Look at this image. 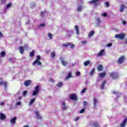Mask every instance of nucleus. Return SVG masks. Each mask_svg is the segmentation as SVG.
Listing matches in <instances>:
<instances>
[{
    "label": "nucleus",
    "mask_w": 127,
    "mask_h": 127,
    "mask_svg": "<svg viewBox=\"0 0 127 127\" xmlns=\"http://www.w3.org/2000/svg\"><path fill=\"white\" fill-rule=\"evenodd\" d=\"M101 0H91L89 1V3L90 4H93L95 7H97L98 5L101 3Z\"/></svg>",
    "instance_id": "f257e3e1"
},
{
    "label": "nucleus",
    "mask_w": 127,
    "mask_h": 127,
    "mask_svg": "<svg viewBox=\"0 0 127 127\" xmlns=\"http://www.w3.org/2000/svg\"><path fill=\"white\" fill-rule=\"evenodd\" d=\"M110 77L112 79H118L119 78V74L118 73L113 71V72H110Z\"/></svg>",
    "instance_id": "f03ea898"
},
{
    "label": "nucleus",
    "mask_w": 127,
    "mask_h": 127,
    "mask_svg": "<svg viewBox=\"0 0 127 127\" xmlns=\"http://www.w3.org/2000/svg\"><path fill=\"white\" fill-rule=\"evenodd\" d=\"M125 36H126V34L123 33L121 34H116L115 35V37L116 38H119V39H121V40H123V39H124Z\"/></svg>",
    "instance_id": "7ed1b4c3"
},
{
    "label": "nucleus",
    "mask_w": 127,
    "mask_h": 127,
    "mask_svg": "<svg viewBox=\"0 0 127 127\" xmlns=\"http://www.w3.org/2000/svg\"><path fill=\"white\" fill-rule=\"evenodd\" d=\"M39 85H37L35 87V90H33L32 95L33 96H36V95L38 94V93H39Z\"/></svg>",
    "instance_id": "20e7f679"
},
{
    "label": "nucleus",
    "mask_w": 127,
    "mask_h": 127,
    "mask_svg": "<svg viewBox=\"0 0 127 127\" xmlns=\"http://www.w3.org/2000/svg\"><path fill=\"white\" fill-rule=\"evenodd\" d=\"M98 105H99V101H98V99L96 98L93 99V109L94 110H96V108L98 106Z\"/></svg>",
    "instance_id": "39448f33"
},
{
    "label": "nucleus",
    "mask_w": 127,
    "mask_h": 127,
    "mask_svg": "<svg viewBox=\"0 0 127 127\" xmlns=\"http://www.w3.org/2000/svg\"><path fill=\"white\" fill-rule=\"evenodd\" d=\"M7 85H8L7 82L5 81H1L0 82V85L3 86L4 90H6V89H7Z\"/></svg>",
    "instance_id": "423d86ee"
},
{
    "label": "nucleus",
    "mask_w": 127,
    "mask_h": 127,
    "mask_svg": "<svg viewBox=\"0 0 127 127\" xmlns=\"http://www.w3.org/2000/svg\"><path fill=\"white\" fill-rule=\"evenodd\" d=\"M106 52H105V50L103 49L101 50L98 54L97 56L98 57H102V56H104L105 55Z\"/></svg>",
    "instance_id": "0eeeda50"
},
{
    "label": "nucleus",
    "mask_w": 127,
    "mask_h": 127,
    "mask_svg": "<svg viewBox=\"0 0 127 127\" xmlns=\"http://www.w3.org/2000/svg\"><path fill=\"white\" fill-rule=\"evenodd\" d=\"M69 98L71 99L72 100V101H77L78 98L76 96V94H73L71 95H70L69 96Z\"/></svg>",
    "instance_id": "6e6552de"
},
{
    "label": "nucleus",
    "mask_w": 127,
    "mask_h": 127,
    "mask_svg": "<svg viewBox=\"0 0 127 127\" xmlns=\"http://www.w3.org/2000/svg\"><path fill=\"white\" fill-rule=\"evenodd\" d=\"M124 60H125V57L124 56H122L119 58L117 61V63H118V64H122L123 62H124Z\"/></svg>",
    "instance_id": "1a4fd4ad"
},
{
    "label": "nucleus",
    "mask_w": 127,
    "mask_h": 127,
    "mask_svg": "<svg viewBox=\"0 0 127 127\" xmlns=\"http://www.w3.org/2000/svg\"><path fill=\"white\" fill-rule=\"evenodd\" d=\"M127 122V118L125 117L120 125V127H125Z\"/></svg>",
    "instance_id": "9d476101"
},
{
    "label": "nucleus",
    "mask_w": 127,
    "mask_h": 127,
    "mask_svg": "<svg viewBox=\"0 0 127 127\" xmlns=\"http://www.w3.org/2000/svg\"><path fill=\"white\" fill-rule=\"evenodd\" d=\"M66 36L68 37V38H70V37H71V36H72V35H73V31L71 30H69V31H67L66 32Z\"/></svg>",
    "instance_id": "9b49d317"
},
{
    "label": "nucleus",
    "mask_w": 127,
    "mask_h": 127,
    "mask_svg": "<svg viewBox=\"0 0 127 127\" xmlns=\"http://www.w3.org/2000/svg\"><path fill=\"white\" fill-rule=\"evenodd\" d=\"M68 106H66V103L65 102H63L62 103V108L63 111H65V110H67Z\"/></svg>",
    "instance_id": "f8f14e48"
},
{
    "label": "nucleus",
    "mask_w": 127,
    "mask_h": 127,
    "mask_svg": "<svg viewBox=\"0 0 127 127\" xmlns=\"http://www.w3.org/2000/svg\"><path fill=\"white\" fill-rule=\"evenodd\" d=\"M41 66L42 65V64L41 63V62H40V61H37L36 63H34V62L32 64L33 66Z\"/></svg>",
    "instance_id": "ddd939ff"
},
{
    "label": "nucleus",
    "mask_w": 127,
    "mask_h": 127,
    "mask_svg": "<svg viewBox=\"0 0 127 127\" xmlns=\"http://www.w3.org/2000/svg\"><path fill=\"white\" fill-rule=\"evenodd\" d=\"M60 60H61V63L63 65V66H66L68 64V62H64V60H63V58L61 57Z\"/></svg>",
    "instance_id": "4468645a"
},
{
    "label": "nucleus",
    "mask_w": 127,
    "mask_h": 127,
    "mask_svg": "<svg viewBox=\"0 0 127 127\" xmlns=\"http://www.w3.org/2000/svg\"><path fill=\"white\" fill-rule=\"evenodd\" d=\"M17 119V118L16 117H13L11 120H10V123L12 125H14V124H15V123L16 122V120Z\"/></svg>",
    "instance_id": "2eb2a0df"
},
{
    "label": "nucleus",
    "mask_w": 127,
    "mask_h": 127,
    "mask_svg": "<svg viewBox=\"0 0 127 127\" xmlns=\"http://www.w3.org/2000/svg\"><path fill=\"white\" fill-rule=\"evenodd\" d=\"M107 84V81L104 80L102 82L101 85H100V88L102 90L104 89V88H105V85Z\"/></svg>",
    "instance_id": "dca6fc26"
},
{
    "label": "nucleus",
    "mask_w": 127,
    "mask_h": 127,
    "mask_svg": "<svg viewBox=\"0 0 127 127\" xmlns=\"http://www.w3.org/2000/svg\"><path fill=\"white\" fill-rule=\"evenodd\" d=\"M35 114L36 115L37 119H38V120H41V119H42V117H41L38 112H35Z\"/></svg>",
    "instance_id": "f3484780"
},
{
    "label": "nucleus",
    "mask_w": 127,
    "mask_h": 127,
    "mask_svg": "<svg viewBox=\"0 0 127 127\" xmlns=\"http://www.w3.org/2000/svg\"><path fill=\"white\" fill-rule=\"evenodd\" d=\"M96 26H100L101 23V19L100 18H97L96 19Z\"/></svg>",
    "instance_id": "a211bd4d"
},
{
    "label": "nucleus",
    "mask_w": 127,
    "mask_h": 127,
    "mask_svg": "<svg viewBox=\"0 0 127 127\" xmlns=\"http://www.w3.org/2000/svg\"><path fill=\"white\" fill-rule=\"evenodd\" d=\"M19 48L20 53L22 54L23 52H24V48H23V47L21 46H19Z\"/></svg>",
    "instance_id": "6ab92c4d"
},
{
    "label": "nucleus",
    "mask_w": 127,
    "mask_h": 127,
    "mask_svg": "<svg viewBox=\"0 0 127 127\" xmlns=\"http://www.w3.org/2000/svg\"><path fill=\"white\" fill-rule=\"evenodd\" d=\"M106 76V72H101L99 74V77L100 78H104Z\"/></svg>",
    "instance_id": "aec40b11"
},
{
    "label": "nucleus",
    "mask_w": 127,
    "mask_h": 127,
    "mask_svg": "<svg viewBox=\"0 0 127 127\" xmlns=\"http://www.w3.org/2000/svg\"><path fill=\"white\" fill-rule=\"evenodd\" d=\"M5 115H4V114H3L2 113H0V120H1L2 121L3 120H5Z\"/></svg>",
    "instance_id": "412c9836"
},
{
    "label": "nucleus",
    "mask_w": 127,
    "mask_h": 127,
    "mask_svg": "<svg viewBox=\"0 0 127 127\" xmlns=\"http://www.w3.org/2000/svg\"><path fill=\"white\" fill-rule=\"evenodd\" d=\"M113 94H114L115 95H117V98H116V100L118 99V98H120L121 97V94L119 93V92L114 91L112 92Z\"/></svg>",
    "instance_id": "4be33fe9"
},
{
    "label": "nucleus",
    "mask_w": 127,
    "mask_h": 127,
    "mask_svg": "<svg viewBox=\"0 0 127 127\" xmlns=\"http://www.w3.org/2000/svg\"><path fill=\"white\" fill-rule=\"evenodd\" d=\"M75 30L76 31V33L77 35H79V27L78 25H75L74 26Z\"/></svg>",
    "instance_id": "5701e85b"
},
{
    "label": "nucleus",
    "mask_w": 127,
    "mask_h": 127,
    "mask_svg": "<svg viewBox=\"0 0 127 127\" xmlns=\"http://www.w3.org/2000/svg\"><path fill=\"white\" fill-rule=\"evenodd\" d=\"M30 83H31V81L28 80L24 82V85L26 86V87H27V86H29V85L30 84Z\"/></svg>",
    "instance_id": "b1692460"
},
{
    "label": "nucleus",
    "mask_w": 127,
    "mask_h": 127,
    "mask_svg": "<svg viewBox=\"0 0 127 127\" xmlns=\"http://www.w3.org/2000/svg\"><path fill=\"white\" fill-rule=\"evenodd\" d=\"M72 77V73L71 72H69L67 75L65 77V79L68 80L69 78H71Z\"/></svg>",
    "instance_id": "393cba45"
},
{
    "label": "nucleus",
    "mask_w": 127,
    "mask_h": 127,
    "mask_svg": "<svg viewBox=\"0 0 127 127\" xmlns=\"http://www.w3.org/2000/svg\"><path fill=\"white\" fill-rule=\"evenodd\" d=\"M103 66L101 64H99L98 66H97V70L98 71H102L103 70Z\"/></svg>",
    "instance_id": "a878e982"
},
{
    "label": "nucleus",
    "mask_w": 127,
    "mask_h": 127,
    "mask_svg": "<svg viewBox=\"0 0 127 127\" xmlns=\"http://www.w3.org/2000/svg\"><path fill=\"white\" fill-rule=\"evenodd\" d=\"M125 7H126V6L124 4H122L121 6H120V12H123L124 11V10L125 9Z\"/></svg>",
    "instance_id": "bb28decb"
},
{
    "label": "nucleus",
    "mask_w": 127,
    "mask_h": 127,
    "mask_svg": "<svg viewBox=\"0 0 127 127\" xmlns=\"http://www.w3.org/2000/svg\"><path fill=\"white\" fill-rule=\"evenodd\" d=\"M51 56L52 58H55L56 57V53L55 51H53L51 53Z\"/></svg>",
    "instance_id": "cd10ccee"
},
{
    "label": "nucleus",
    "mask_w": 127,
    "mask_h": 127,
    "mask_svg": "<svg viewBox=\"0 0 127 127\" xmlns=\"http://www.w3.org/2000/svg\"><path fill=\"white\" fill-rule=\"evenodd\" d=\"M71 45V43H65L63 44V47H68V46H70Z\"/></svg>",
    "instance_id": "c85d7f7f"
},
{
    "label": "nucleus",
    "mask_w": 127,
    "mask_h": 127,
    "mask_svg": "<svg viewBox=\"0 0 127 127\" xmlns=\"http://www.w3.org/2000/svg\"><path fill=\"white\" fill-rule=\"evenodd\" d=\"M8 60L11 62V63H14L16 59L15 58H9L8 59Z\"/></svg>",
    "instance_id": "c756f323"
},
{
    "label": "nucleus",
    "mask_w": 127,
    "mask_h": 127,
    "mask_svg": "<svg viewBox=\"0 0 127 127\" xmlns=\"http://www.w3.org/2000/svg\"><path fill=\"white\" fill-rule=\"evenodd\" d=\"M41 59V57L40 56H36V60L34 61V63L37 62V61H39Z\"/></svg>",
    "instance_id": "7c9ffc66"
},
{
    "label": "nucleus",
    "mask_w": 127,
    "mask_h": 127,
    "mask_svg": "<svg viewBox=\"0 0 127 127\" xmlns=\"http://www.w3.org/2000/svg\"><path fill=\"white\" fill-rule=\"evenodd\" d=\"M95 34V31H91L89 33V37H91V36H93V35H94V34Z\"/></svg>",
    "instance_id": "2f4dec72"
},
{
    "label": "nucleus",
    "mask_w": 127,
    "mask_h": 127,
    "mask_svg": "<svg viewBox=\"0 0 127 127\" xmlns=\"http://www.w3.org/2000/svg\"><path fill=\"white\" fill-rule=\"evenodd\" d=\"M34 55H35L34 51L33 50L32 52L30 53V57H31L32 58L34 57Z\"/></svg>",
    "instance_id": "473e14b6"
},
{
    "label": "nucleus",
    "mask_w": 127,
    "mask_h": 127,
    "mask_svg": "<svg viewBox=\"0 0 127 127\" xmlns=\"http://www.w3.org/2000/svg\"><path fill=\"white\" fill-rule=\"evenodd\" d=\"M35 102V98H33L30 101L29 106H31Z\"/></svg>",
    "instance_id": "72a5a7b5"
},
{
    "label": "nucleus",
    "mask_w": 127,
    "mask_h": 127,
    "mask_svg": "<svg viewBox=\"0 0 127 127\" xmlns=\"http://www.w3.org/2000/svg\"><path fill=\"white\" fill-rule=\"evenodd\" d=\"M5 56V52L2 51L0 55V57H4Z\"/></svg>",
    "instance_id": "f704fd0d"
},
{
    "label": "nucleus",
    "mask_w": 127,
    "mask_h": 127,
    "mask_svg": "<svg viewBox=\"0 0 127 127\" xmlns=\"http://www.w3.org/2000/svg\"><path fill=\"white\" fill-rule=\"evenodd\" d=\"M84 65L86 66H88V65H89V64H90V61H86L84 63Z\"/></svg>",
    "instance_id": "c9c22d12"
},
{
    "label": "nucleus",
    "mask_w": 127,
    "mask_h": 127,
    "mask_svg": "<svg viewBox=\"0 0 127 127\" xmlns=\"http://www.w3.org/2000/svg\"><path fill=\"white\" fill-rule=\"evenodd\" d=\"M95 68H93L91 71H90V72L89 73V75L90 76H93V74H94V72H95Z\"/></svg>",
    "instance_id": "e433bc0d"
},
{
    "label": "nucleus",
    "mask_w": 127,
    "mask_h": 127,
    "mask_svg": "<svg viewBox=\"0 0 127 127\" xmlns=\"http://www.w3.org/2000/svg\"><path fill=\"white\" fill-rule=\"evenodd\" d=\"M57 86H58V87H59V88L62 87V86H63V82H59V83L57 85Z\"/></svg>",
    "instance_id": "4c0bfd02"
},
{
    "label": "nucleus",
    "mask_w": 127,
    "mask_h": 127,
    "mask_svg": "<svg viewBox=\"0 0 127 127\" xmlns=\"http://www.w3.org/2000/svg\"><path fill=\"white\" fill-rule=\"evenodd\" d=\"M88 103L87 101H83V106L84 108H87V106H88Z\"/></svg>",
    "instance_id": "58836bf2"
},
{
    "label": "nucleus",
    "mask_w": 127,
    "mask_h": 127,
    "mask_svg": "<svg viewBox=\"0 0 127 127\" xmlns=\"http://www.w3.org/2000/svg\"><path fill=\"white\" fill-rule=\"evenodd\" d=\"M47 36H48V37H49V39L50 40H51V39H52V34H51V33H49L47 35Z\"/></svg>",
    "instance_id": "ea45409f"
},
{
    "label": "nucleus",
    "mask_w": 127,
    "mask_h": 127,
    "mask_svg": "<svg viewBox=\"0 0 127 127\" xmlns=\"http://www.w3.org/2000/svg\"><path fill=\"white\" fill-rule=\"evenodd\" d=\"M11 6V3H9L6 5V6L5 7V8H6V9H8V8H9Z\"/></svg>",
    "instance_id": "a19ab883"
},
{
    "label": "nucleus",
    "mask_w": 127,
    "mask_h": 127,
    "mask_svg": "<svg viewBox=\"0 0 127 127\" xmlns=\"http://www.w3.org/2000/svg\"><path fill=\"white\" fill-rule=\"evenodd\" d=\"M70 49H74V47H75V45L72 44V43H70V45H69Z\"/></svg>",
    "instance_id": "79ce46f5"
},
{
    "label": "nucleus",
    "mask_w": 127,
    "mask_h": 127,
    "mask_svg": "<svg viewBox=\"0 0 127 127\" xmlns=\"http://www.w3.org/2000/svg\"><path fill=\"white\" fill-rule=\"evenodd\" d=\"M83 8V7L82 6H78L77 8V11H81Z\"/></svg>",
    "instance_id": "37998d69"
},
{
    "label": "nucleus",
    "mask_w": 127,
    "mask_h": 127,
    "mask_svg": "<svg viewBox=\"0 0 127 127\" xmlns=\"http://www.w3.org/2000/svg\"><path fill=\"white\" fill-rule=\"evenodd\" d=\"M30 6H31V7H34V6H35V3L33 2H32L30 3Z\"/></svg>",
    "instance_id": "c03bdc74"
},
{
    "label": "nucleus",
    "mask_w": 127,
    "mask_h": 127,
    "mask_svg": "<svg viewBox=\"0 0 127 127\" xmlns=\"http://www.w3.org/2000/svg\"><path fill=\"white\" fill-rule=\"evenodd\" d=\"M39 27H45V24H44V23H42V24L39 25Z\"/></svg>",
    "instance_id": "a18cd8bd"
},
{
    "label": "nucleus",
    "mask_w": 127,
    "mask_h": 127,
    "mask_svg": "<svg viewBox=\"0 0 127 127\" xmlns=\"http://www.w3.org/2000/svg\"><path fill=\"white\" fill-rule=\"evenodd\" d=\"M102 16H104V17H107L108 16V13H103L102 14Z\"/></svg>",
    "instance_id": "49530a36"
},
{
    "label": "nucleus",
    "mask_w": 127,
    "mask_h": 127,
    "mask_svg": "<svg viewBox=\"0 0 127 127\" xmlns=\"http://www.w3.org/2000/svg\"><path fill=\"white\" fill-rule=\"evenodd\" d=\"M86 90H87V88H83L81 92V94H84V93L86 92Z\"/></svg>",
    "instance_id": "de8ad7c7"
},
{
    "label": "nucleus",
    "mask_w": 127,
    "mask_h": 127,
    "mask_svg": "<svg viewBox=\"0 0 127 127\" xmlns=\"http://www.w3.org/2000/svg\"><path fill=\"white\" fill-rule=\"evenodd\" d=\"M84 112H85V108L82 109L79 111V113H80V114H83V113H84Z\"/></svg>",
    "instance_id": "09e8293b"
},
{
    "label": "nucleus",
    "mask_w": 127,
    "mask_h": 127,
    "mask_svg": "<svg viewBox=\"0 0 127 127\" xmlns=\"http://www.w3.org/2000/svg\"><path fill=\"white\" fill-rule=\"evenodd\" d=\"M6 9L5 7L4 8V9L2 10V13H6Z\"/></svg>",
    "instance_id": "8fccbe9b"
},
{
    "label": "nucleus",
    "mask_w": 127,
    "mask_h": 127,
    "mask_svg": "<svg viewBox=\"0 0 127 127\" xmlns=\"http://www.w3.org/2000/svg\"><path fill=\"white\" fill-rule=\"evenodd\" d=\"M49 81L51 82L52 83H54V82H55V80L53 78H50Z\"/></svg>",
    "instance_id": "3c124183"
},
{
    "label": "nucleus",
    "mask_w": 127,
    "mask_h": 127,
    "mask_svg": "<svg viewBox=\"0 0 127 127\" xmlns=\"http://www.w3.org/2000/svg\"><path fill=\"white\" fill-rule=\"evenodd\" d=\"M26 94H27V91H24L23 92V96L24 97L25 96H26Z\"/></svg>",
    "instance_id": "603ef678"
},
{
    "label": "nucleus",
    "mask_w": 127,
    "mask_h": 127,
    "mask_svg": "<svg viewBox=\"0 0 127 127\" xmlns=\"http://www.w3.org/2000/svg\"><path fill=\"white\" fill-rule=\"evenodd\" d=\"M105 5H106V7H109L110 6V3L109 2H106Z\"/></svg>",
    "instance_id": "864d4df0"
},
{
    "label": "nucleus",
    "mask_w": 127,
    "mask_h": 127,
    "mask_svg": "<svg viewBox=\"0 0 127 127\" xmlns=\"http://www.w3.org/2000/svg\"><path fill=\"white\" fill-rule=\"evenodd\" d=\"M124 100L125 103H127V96H124Z\"/></svg>",
    "instance_id": "5fc2aeb1"
},
{
    "label": "nucleus",
    "mask_w": 127,
    "mask_h": 127,
    "mask_svg": "<svg viewBox=\"0 0 127 127\" xmlns=\"http://www.w3.org/2000/svg\"><path fill=\"white\" fill-rule=\"evenodd\" d=\"M113 46V44L112 43H110L107 44V47H111Z\"/></svg>",
    "instance_id": "6e6d98bb"
},
{
    "label": "nucleus",
    "mask_w": 127,
    "mask_h": 127,
    "mask_svg": "<svg viewBox=\"0 0 127 127\" xmlns=\"http://www.w3.org/2000/svg\"><path fill=\"white\" fill-rule=\"evenodd\" d=\"M44 13H45L44 11H42L41 12V16H42V17H43V16H44Z\"/></svg>",
    "instance_id": "4d7b16f0"
},
{
    "label": "nucleus",
    "mask_w": 127,
    "mask_h": 127,
    "mask_svg": "<svg viewBox=\"0 0 127 127\" xmlns=\"http://www.w3.org/2000/svg\"><path fill=\"white\" fill-rule=\"evenodd\" d=\"M76 76H80L81 75V72L80 71H77L76 72Z\"/></svg>",
    "instance_id": "13d9d810"
},
{
    "label": "nucleus",
    "mask_w": 127,
    "mask_h": 127,
    "mask_svg": "<svg viewBox=\"0 0 127 127\" xmlns=\"http://www.w3.org/2000/svg\"><path fill=\"white\" fill-rule=\"evenodd\" d=\"M16 105L17 106H20V105H21V102L20 101L17 102Z\"/></svg>",
    "instance_id": "bf43d9fd"
},
{
    "label": "nucleus",
    "mask_w": 127,
    "mask_h": 127,
    "mask_svg": "<svg viewBox=\"0 0 127 127\" xmlns=\"http://www.w3.org/2000/svg\"><path fill=\"white\" fill-rule=\"evenodd\" d=\"M126 24H127V21H126L125 20H123V25H126Z\"/></svg>",
    "instance_id": "052dcab7"
},
{
    "label": "nucleus",
    "mask_w": 127,
    "mask_h": 127,
    "mask_svg": "<svg viewBox=\"0 0 127 127\" xmlns=\"http://www.w3.org/2000/svg\"><path fill=\"white\" fill-rule=\"evenodd\" d=\"M79 119H80V118L77 117L76 118L74 119V121H75V122H77L78 121Z\"/></svg>",
    "instance_id": "680f3d73"
},
{
    "label": "nucleus",
    "mask_w": 127,
    "mask_h": 127,
    "mask_svg": "<svg viewBox=\"0 0 127 127\" xmlns=\"http://www.w3.org/2000/svg\"><path fill=\"white\" fill-rule=\"evenodd\" d=\"M81 43H82V44H86V43H87V42L86 41H81Z\"/></svg>",
    "instance_id": "e2e57ef3"
},
{
    "label": "nucleus",
    "mask_w": 127,
    "mask_h": 127,
    "mask_svg": "<svg viewBox=\"0 0 127 127\" xmlns=\"http://www.w3.org/2000/svg\"><path fill=\"white\" fill-rule=\"evenodd\" d=\"M1 2L2 3L4 4V3H5L6 1H5V0H1Z\"/></svg>",
    "instance_id": "0e129e2a"
},
{
    "label": "nucleus",
    "mask_w": 127,
    "mask_h": 127,
    "mask_svg": "<svg viewBox=\"0 0 127 127\" xmlns=\"http://www.w3.org/2000/svg\"><path fill=\"white\" fill-rule=\"evenodd\" d=\"M3 105H4V102H1L0 103V106H3Z\"/></svg>",
    "instance_id": "69168bd1"
},
{
    "label": "nucleus",
    "mask_w": 127,
    "mask_h": 127,
    "mask_svg": "<svg viewBox=\"0 0 127 127\" xmlns=\"http://www.w3.org/2000/svg\"><path fill=\"white\" fill-rule=\"evenodd\" d=\"M0 37H2V34L1 33V32H0Z\"/></svg>",
    "instance_id": "338daca9"
},
{
    "label": "nucleus",
    "mask_w": 127,
    "mask_h": 127,
    "mask_svg": "<svg viewBox=\"0 0 127 127\" xmlns=\"http://www.w3.org/2000/svg\"><path fill=\"white\" fill-rule=\"evenodd\" d=\"M125 43H126V44H127V41H125Z\"/></svg>",
    "instance_id": "774afa93"
}]
</instances>
